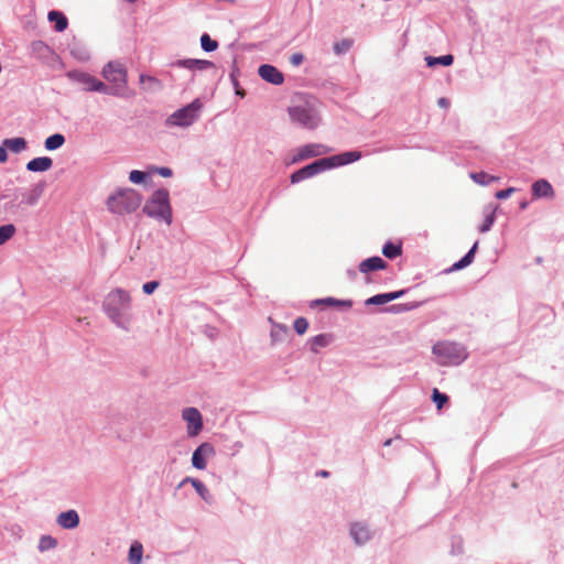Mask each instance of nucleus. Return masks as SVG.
I'll list each match as a JSON object with an SVG mask.
<instances>
[{
	"label": "nucleus",
	"instance_id": "f257e3e1",
	"mask_svg": "<svg viewBox=\"0 0 564 564\" xmlns=\"http://www.w3.org/2000/svg\"><path fill=\"white\" fill-rule=\"evenodd\" d=\"M102 311L118 328L130 332L134 321L132 295L122 288L110 290L102 300Z\"/></svg>",
	"mask_w": 564,
	"mask_h": 564
},
{
	"label": "nucleus",
	"instance_id": "f03ea898",
	"mask_svg": "<svg viewBox=\"0 0 564 564\" xmlns=\"http://www.w3.org/2000/svg\"><path fill=\"white\" fill-rule=\"evenodd\" d=\"M102 77L109 83L107 95L116 97H129L127 69L117 61L107 63L101 72Z\"/></svg>",
	"mask_w": 564,
	"mask_h": 564
},
{
	"label": "nucleus",
	"instance_id": "7ed1b4c3",
	"mask_svg": "<svg viewBox=\"0 0 564 564\" xmlns=\"http://www.w3.org/2000/svg\"><path fill=\"white\" fill-rule=\"evenodd\" d=\"M142 202L141 195L133 188H121L111 194L107 199L108 209L118 215L135 212Z\"/></svg>",
	"mask_w": 564,
	"mask_h": 564
},
{
	"label": "nucleus",
	"instance_id": "20e7f679",
	"mask_svg": "<svg viewBox=\"0 0 564 564\" xmlns=\"http://www.w3.org/2000/svg\"><path fill=\"white\" fill-rule=\"evenodd\" d=\"M143 212L149 217L162 220L170 226L173 221V216L169 191L165 188L156 189L147 200Z\"/></svg>",
	"mask_w": 564,
	"mask_h": 564
},
{
	"label": "nucleus",
	"instance_id": "39448f33",
	"mask_svg": "<svg viewBox=\"0 0 564 564\" xmlns=\"http://www.w3.org/2000/svg\"><path fill=\"white\" fill-rule=\"evenodd\" d=\"M433 354L440 365H458L466 358L465 348L453 341H440L433 346Z\"/></svg>",
	"mask_w": 564,
	"mask_h": 564
},
{
	"label": "nucleus",
	"instance_id": "423d86ee",
	"mask_svg": "<svg viewBox=\"0 0 564 564\" xmlns=\"http://www.w3.org/2000/svg\"><path fill=\"white\" fill-rule=\"evenodd\" d=\"M203 104L199 99L193 100L187 106L174 111L166 119V126L169 127H182L186 128L192 126L198 120Z\"/></svg>",
	"mask_w": 564,
	"mask_h": 564
},
{
	"label": "nucleus",
	"instance_id": "0eeeda50",
	"mask_svg": "<svg viewBox=\"0 0 564 564\" xmlns=\"http://www.w3.org/2000/svg\"><path fill=\"white\" fill-rule=\"evenodd\" d=\"M288 111L291 120L304 129L313 130L321 122L318 112L313 106H311L307 102L303 105L292 106L289 108Z\"/></svg>",
	"mask_w": 564,
	"mask_h": 564
},
{
	"label": "nucleus",
	"instance_id": "6e6552de",
	"mask_svg": "<svg viewBox=\"0 0 564 564\" xmlns=\"http://www.w3.org/2000/svg\"><path fill=\"white\" fill-rule=\"evenodd\" d=\"M67 77L83 85V88L86 91H97L104 94L108 90V86L105 83L86 72L70 70L67 73Z\"/></svg>",
	"mask_w": 564,
	"mask_h": 564
},
{
	"label": "nucleus",
	"instance_id": "1a4fd4ad",
	"mask_svg": "<svg viewBox=\"0 0 564 564\" xmlns=\"http://www.w3.org/2000/svg\"><path fill=\"white\" fill-rule=\"evenodd\" d=\"M182 419L186 423V432L189 437H195L202 432L203 416L196 408H185L182 411Z\"/></svg>",
	"mask_w": 564,
	"mask_h": 564
},
{
	"label": "nucleus",
	"instance_id": "9d476101",
	"mask_svg": "<svg viewBox=\"0 0 564 564\" xmlns=\"http://www.w3.org/2000/svg\"><path fill=\"white\" fill-rule=\"evenodd\" d=\"M328 170L324 159L317 160L297 171H295L290 180L292 184L299 183L305 178L315 176L316 174Z\"/></svg>",
	"mask_w": 564,
	"mask_h": 564
},
{
	"label": "nucleus",
	"instance_id": "9b49d317",
	"mask_svg": "<svg viewBox=\"0 0 564 564\" xmlns=\"http://www.w3.org/2000/svg\"><path fill=\"white\" fill-rule=\"evenodd\" d=\"M329 152H330V149L324 144H317V143L306 144V145L297 149V151L293 155L291 162L297 163V162H301V161L310 159V158H315V156H319L323 154H327Z\"/></svg>",
	"mask_w": 564,
	"mask_h": 564
},
{
	"label": "nucleus",
	"instance_id": "f8f14e48",
	"mask_svg": "<svg viewBox=\"0 0 564 564\" xmlns=\"http://www.w3.org/2000/svg\"><path fill=\"white\" fill-rule=\"evenodd\" d=\"M215 454L214 446L209 443L200 444L193 453L192 464L197 469H205L207 466V458Z\"/></svg>",
	"mask_w": 564,
	"mask_h": 564
},
{
	"label": "nucleus",
	"instance_id": "ddd939ff",
	"mask_svg": "<svg viewBox=\"0 0 564 564\" xmlns=\"http://www.w3.org/2000/svg\"><path fill=\"white\" fill-rule=\"evenodd\" d=\"M361 158L359 151H348L329 158H324L327 169L346 165L358 161Z\"/></svg>",
	"mask_w": 564,
	"mask_h": 564
},
{
	"label": "nucleus",
	"instance_id": "4468645a",
	"mask_svg": "<svg viewBox=\"0 0 564 564\" xmlns=\"http://www.w3.org/2000/svg\"><path fill=\"white\" fill-rule=\"evenodd\" d=\"M260 77L273 85H281L284 82L283 74L274 66L264 64L259 67L258 70Z\"/></svg>",
	"mask_w": 564,
	"mask_h": 564
},
{
	"label": "nucleus",
	"instance_id": "2eb2a0df",
	"mask_svg": "<svg viewBox=\"0 0 564 564\" xmlns=\"http://www.w3.org/2000/svg\"><path fill=\"white\" fill-rule=\"evenodd\" d=\"M56 522L63 529H75L79 524V516L75 510H68L59 513Z\"/></svg>",
	"mask_w": 564,
	"mask_h": 564
},
{
	"label": "nucleus",
	"instance_id": "dca6fc26",
	"mask_svg": "<svg viewBox=\"0 0 564 564\" xmlns=\"http://www.w3.org/2000/svg\"><path fill=\"white\" fill-rule=\"evenodd\" d=\"M187 482L192 484V486L194 487L196 492L199 495V497L204 501H206L207 503L214 502V498H213L212 494L209 492L207 487L200 480L192 478V477H186L185 479H183V481L181 482L180 486H183Z\"/></svg>",
	"mask_w": 564,
	"mask_h": 564
},
{
	"label": "nucleus",
	"instance_id": "f3484780",
	"mask_svg": "<svg viewBox=\"0 0 564 564\" xmlns=\"http://www.w3.org/2000/svg\"><path fill=\"white\" fill-rule=\"evenodd\" d=\"M532 194L535 198L554 197V189L551 183L546 180H539L532 185Z\"/></svg>",
	"mask_w": 564,
	"mask_h": 564
},
{
	"label": "nucleus",
	"instance_id": "a211bd4d",
	"mask_svg": "<svg viewBox=\"0 0 564 564\" xmlns=\"http://www.w3.org/2000/svg\"><path fill=\"white\" fill-rule=\"evenodd\" d=\"M404 294V291H395L390 293H383V294H377L368 300H366V305H383L391 301H394L399 297H401Z\"/></svg>",
	"mask_w": 564,
	"mask_h": 564
},
{
	"label": "nucleus",
	"instance_id": "6ab92c4d",
	"mask_svg": "<svg viewBox=\"0 0 564 564\" xmlns=\"http://www.w3.org/2000/svg\"><path fill=\"white\" fill-rule=\"evenodd\" d=\"M53 165V160L48 156L34 158L28 162L26 169L30 172H45Z\"/></svg>",
	"mask_w": 564,
	"mask_h": 564
},
{
	"label": "nucleus",
	"instance_id": "aec40b11",
	"mask_svg": "<svg viewBox=\"0 0 564 564\" xmlns=\"http://www.w3.org/2000/svg\"><path fill=\"white\" fill-rule=\"evenodd\" d=\"M387 267V262L380 257H371L359 264V271L361 273H368L370 271L383 270Z\"/></svg>",
	"mask_w": 564,
	"mask_h": 564
},
{
	"label": "nucleus",
	"instance_id": "412c9836",
	"mask_svg": "<svg viewBox=\"0 0 564 564\" xmlns=\"http://www.w3.org/2000/svg\"><path fill=\"white\" fill-rule=\"evenodd\" d=\"M350 534L357 544H362L370 539L369 529L361 523H354L350 529Z\"/></svg>",
	"mask_w": 564,
	"mask_h": 564
},
{
	"label": "nucleus",
	"instance_id": "4be33fe9",
	"mask_svg": "<svg viewBox=\"0 0 564 564\" xmlns=\"http://www.w3.org/2000/svg\"><path fill=\"white\" fill-rule=\"evenodd\" d=\"M3 145L7 150H10L13 153H20L28 148V142L22 137L10 138L3 140Z\"/></svg>",
	"mask_w": 564,
	"mask_h": 564
},
{
	"label": "nucleus",
	"instance_id": "5701e85b",
	"mask_svg": "<svg viewBox=\"0 0 564 564\" xmlns=\"http://www.w3.org/2000/svg\"><path fill=\"white\" fill-rule=\"evenodd\" d=\"M44 184L34 185L28 194H25L23 203L29 206H34L37 204L39 199L43 195Z\"/></svg>",
	"mask_w": 564,
	"mask_h": 564
},
{
	"label": "nucleus",
	"instance_id": "b1692460",
	"mask_svg": "<svg viewBox=\"0 0 564 564\" xmlns=\"http://www.w3.org/2000/svg\"><path fill=\"white\" fill-rule=\"evenodd\" d=\"M181 66L188 68V69H198L204 70L207 68L213 67V63L206 59H183L178 63Z\"/></svg>",
	"mask_w": 564,
	"mask_h": 564
},
{
	"label": "nucleus",
	"instance_id": "393cba45",
	"mask_svg": "<svg viewBox=\"0 0 564 564\" xmlns=\"http://www.w3.org/2000/svg\"><path fill=\"white\" fill-rule=\"evenodd\" d=\"M48 20L55 23L54 29L57 32H63L68 25L66 17L58 11L48 12Z\"/></svg>",
	"mask_w": 564,
	"mask_h": 564
},
{
	"label": "nucleus",
	"instance_id": "a878e982",
	"mask_svg": "<svg viewBox=\"0 0 564 564\" xmlns=\"http://www.w3.org/2000/svg\"><path fill=\"white\" fill-rule=\"evenodd\" d=\"M65 141V137L62 133H55L46 138L44 147L47 151H54L63 147Z\"/></svg>",
	"mask_w": 564,
	"mask_h": 564
},
{
	"label": "nucleus",
	"instance_id": "bb28decb",
	"mask_svg": "<svg viewBox=\"0 0 564 564\" xmlns=\"http://www.w3.org/2000/svg\"><path fill=\"white\" fill-rule=\"evenodd\" d=\"M143 555V546L140 542H133L129 550L130 564H141Z\"/></svg>",
	"mask_w": 564,
	"mask_h": 564
},
{
	"label": "nucleus",
	"instance_id": "cd10ccee",
	"mask_svg": "<svg viewBox=\"0 0 564 564\" xmlns=\"http://www.w3.org/2000/svg\"><path fill=\"white\" fill-rule=\"evenodd\" d=\"M382 253L388 259H394V258L401 256L402 246H401V243L388 242L383 246Z\"/></svg>",
	"mask_w": 564,
	"mask_h": 564
},
{
	"label": "nucleus",
	"instance_id": "c85d7f7f",
	"mask_svg": "<svg viewBox=\"0 0 564 564\" xmlns=\"http://www.w3.org/2000/svg\"><path fill=\"white\" fill-rule=\"evenodd\" d=\"M425 61H426L427 66H430V67H433L435 65L449 66L453 64L454 57L451 54L443 55L440 57L427 56L425 58Z\"/></svg>",
	"mask_w": 564,
	"mask_h": 564
},
{
	"label": "nucleus",
	"instance_id": "c756f323",
	"mask_svg": "<svg viewBox=\"0 0 564 564\" xmlns=\"http://www.w3.org/2000/svg\"><path fill=\"white\" fill-rule=\"evenodd\" d=\"M477 247H478V242H475V245L466 253V256L463 257L458 262L454 263L453 269L454 270H459V269H463V268L469 265L474 261V256H475V252L477 250Z\"/></svg>",
	"mask_w": 564,
	"mask_h": 564
},
{
	"label": "nucleus",
	"instance_id": "7c9ffc66",
	"mask_svg": "<svg viewBox=\"0 0 564 564\" xmlns=\"http://www.w3.org/2000/svg\"><path fill=\"white\" fill-rule=\"evenodd\" d=\"M313 304L314 305H326V306H346V307H351V305H352L351 301H341V300H336L334 297L316 300L313 302Z\"/></svg>",
	"mask_w": 564,
	"mask_h": 564
},
{
	"label": "nucleus",
	"instance_id": "2f4dec72",
	"mask_svg": "<svg viewBox=\"0 0 564 564\" xmlns=\"http://www.w3.org/2000/svg\"><path fill=\"white\" fill-rule=\"evenodd\" d=\"M15 227L12 224L0 226V246L4 245L15 234Z\"/></svg>",
	"mask_w": 564,
	"mask_h": 564
},
{
	"label": "nucleus",
	"instance_id": "473e14b6",
	"mask_svg": "<svg viewBox=\"0 0 564 564\" xmlns=\"http://www.w3.org/2000/svg\"><path fill=\"white\" fill-rule=\"evenodd\" d=\"M330 336L326 334H321L315 336L312 339L311 348L314 352H317V350L322 347H326L330 343Z\"/></svg>",
	"mask_w": 564,
	"mask_h": 564
},
{
	"label": "nucleus",
	"instance_id": "72a5a7b5",
	"mask_svg": "<svg viewBox=\"0 0 564 564\" xmlns=\"http://www.w3.org/2000/svg\"><path fill=\"white\" fill-rule=\"evenodd\" d=\"M56 545H57V541L55 538H53L51 535H43V536H41L40 542H39V550L41 552H44V551L54 549Z\"/></svg>",
	"mask_w": 564,
	"mask_h": 564
},
{
	"label": "nucleus",
	"instance_id": "f704fd0d",
	"mask_svg": "<svg viewBox=\"0 0 564 564\" xmlns=\"http://www.w3.org/2000/svg\"><path fill=\"white\" fill-rule=\"evenodd\" d=\"M202 48L206 52H213L218 47V44L215 40H212L208 34H203L200 37Z\"/></svg>",
	"mask_w": 564,
	"mask_h": 564
},
{
	"label": "nucleus",
	"instance_id": "c9c22d12",
	"mask_svg": "<svg viewBox=\"0 0 564 564\" xmlns=\"http://www.w3.org/2000/svg\"><path fill=\"white\" fill-rule=\"evenodd\" d=\"M352 45V41L345 39L334 44V51L336 54H344L346 53Z\"/></svg>",
	"mask_w": 564,
	"mask_h": 564
},
{
	"label": "nucleus",
	"instance_id": "e433bc0d",
	"mask_svg": "<svg viewBox=\"0 0 564 564\" xmlns=\"http://www.w3.org/2000/svg\"><path fill=\"white\" fill-rule=\"evenodd\" d=\"M432 399L436 403L438 410L442 409L448 401V397L444 393H441L437 389L433 390Z\"/></svg>",
	"mask_w": 564,
	"mask_h": 564
},
{
	"label": "nucleus",
	"instance_id": "4c0bfd02",
	"mask_svg": "<svg viewBox=\"0 0 564 564\" xmlns=\"http://www.w3.org/2000/svg\"><path fill=\"white\" fill-rule=\"evenodd\" d=\"M147 174L139 170H133L129 174V181L134 184H141L145 181Z\"/></svg>",
	"mask_w": 564,
	"mask_h": 564
},
{
	"label": "nucleus",
	"instance_id": "58836bf2",
	"mask_svg": "<svg viewBox=\"0 0 564 564\" xmlns=\"http://www.w3.org/2000/svg\"><path fill=\"white\" fill-rule=\"evenodd\" d=\"M308 328V322L304 317H297L294 321V329L299 335H303Z\"/></svg>",
	"mask_w": 564,
	"mask_h": 564
},
{
	"label": "nucleus",
	"instance_id": "ea45409f",
	"mask_svg": "<svg viewBox=\"0 0 564 564\" xmlns=\"http://www.w3.org/2000/svg\"><path fill=\"white\" fill-rule=\"evenodd\" d=\"M140 84L148 85L147 88L151 89L159 85V80L149 75H140Z\"/></svg>",
	"mask_w": 564,
	"mask_h": 564
},
{
	"label": "nucleus",
	"instance_id": "a19ab883",
	"mask_svg": "<svg viewBox=\"0 0 564 564\" xmlns=\"http://www.w3.org/2000/svg\"><path fill=\"white\" fill-rule=\"evenodd\" d=\"M471 178L481 185L488 184L494 177L489 176L488 174L480 172V173H473Z\"/></svg>",
	"mask_w": 564,
	"mask_h": 564
},
{
	"label": "nucleus",
	"instance_id": "79ce46f5",
	"mask_svg": "<svg viewBox=\"0 0 564 564\" xmlns=\"http://www.w3.org/2000/svg\"><path fill=\"white\" fill-rule=\"evenodd\" d=\"M494 220H495V214H494V212H491V213H489V214L486 216V218H485V220H484L482 225L479 227V231H480V232H486V231H488V230L490 229V227L492 226Z\"/></svg>",
	"mask_w": 564,
	"mask_h": 564
},
{
	"label": "nucleus",
	"instance_id": "37998d69",
	"mask_svg": "<svg viewBox=\"0 0 564 564\" xmlns=\"http://www.w3.org/2000/svg\"><path fill=\"white\" fill-rule=\"evenodd\" d=\"M159 288L158 281H150L142 285V290L145 294H152Z\"/></svg>",
	"mask_w": 564,
	"mask_h": 564
},
{
	"label": "nucleus",
	"instance_id": "c03bdc74",
	"mask_svg": "<svg viewBox=\"0 0 564 564\" xmlns=\"http://www.w3.org/2000/svg\"><path fill=\"white\" fill-rule=\"evenodd\" d=\"M304 61V55L302 53H294L290 57V63L293 66H300Z\"/></svg>",
	"mask_w": 564,
	"mask_h": 564
},
{
	"label": "nucleus",
	"instance_id": "a18cd8bd",
	"mask_svg": "<svg viewBox=\"0 0 564 564\" xmlns=\"http://www.w3.org/2000/svg\"><path fill=\"white\" fill-rule=\"evenodd\" d=\"M514 191V188L510 187V188H507V189H502V191H499L497 192L496 194V197L498 199H505V198H508L510 196V194Z\"/></svg>",
	"mask_w": 564,
	"mask_h": 564
},
{
	"label": "nucleus",
	"instance_id": "49530a36",
	"mask_svg": "<svg viewBox=\"0 0 564 564\" xmlns=\"http://www.w3.org/2000/svg\"><path fill=\"white\" fill-rule=\"evenodd\" d=\"M231 79H232V84L235 86L236 94L239 95L240 97H243L245 96V90L241 87H239L238 82L234 77V75H231Z\"/></svg>",
	"mask_w": 564,
	"mask_h": 564
},
{
	"label": "nucleus",
	"instance_id": "de8ad7c7",
	"mask_svg": "<svg viewBox=\"0 0 564 564\" xmlns=\"http://www.w3.org/2000/svg\"><path fill=\"white\" fill-rule=\"evenodd\" d=\"M156 172L163 177L172 176V170L169 167H160L156 170Z\"/></svg>",
	"mask_w": 564,
	"mask_h": 564
},
{
	"label": "nucleus",
	"instance_id": "09e8293b",
	"mask_svg": "<svg viewBox=\"0 0 564 564\" xmlns=\"http://www.w3.org/2000/svg\"><path fill=\"white\" fill-rule=\"evenodd\" d=\"M8 160L7 148L2 144L0 145V163H4Z\"/></svg>",
	"mask_w": 564,
	"mask_h": 564
},
{
	"label": "nucleus",
	"instance_id": "8fccbe9b",
	"mask_svg": "<svg viewBox=\"0 0 564 564\" xmlns=\"http://www.w3.org/2000/svg\"><path fill=\"white\" fill-rule=\"evenodd\" d=\"M437 104H438V106H440V107H442V108H447V107H449V100H448V99H446V98H444V97H443V98H440V99L437 100Z\"/></svg>",
	"mask_w": 564,
	"mask_h": 564
},
{
	"label": "nucleus",
	"instance_id": "3c124183",
	"mask_svg": "<svg viewBox=\"0 0 564 564\" xmlns=\"http://www.w3.org/2000/svg\"><path fill=\"white\" fill-rule=\"evenodd\" d=\"M318 476L321 477H328L329 476V473L327 470H321L317 473Z\"/></svg>",
	"mask_w": 564,
	"mask_h": 564
},
{
	"label": "nucleus",
	"instance_id": "603ef678",
	"mask_svg": "<svg viewBox=\"0 0 564 564\" xmlns=\"http://www.w3.org/2000/svg\"><path fill=\"white\" fill-rule=\"evenodd\" d=\"M527 206H528V204H527L525 202L521 203V205H520V207H521L522 209L527 208Z\"/></svg>",
	"mask_w": 564,
	"mask_h": 564
},
{
	"label": "nucleus",
	"instance_id": "864d4df0",
	"mask_svg": "<svg viewBox=\"0 0 564 564\" xmlns=\"http://www.w3.org/2000/svg\"><path fill=\"white\" fill-rule=\"evenodd\" d=\"M390 444H391V440L389 438V440H387V441L384 442V444H383V445H384V446H389Z\"/></svg>",
	"mask_w": 564,
	"mask_h": 564
}]
</instances>
